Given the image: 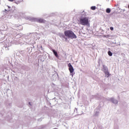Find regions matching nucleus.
<instances>
[{
  "label": "nucleus",
  "instance_id": "nucleus-15",
  "mask_svg": "<svg viewBox=\"0 0 129 129\" xmlns=\"http://www.w3.org/2000/svg\"><path fill=\"white\" fill-rule=\"evenodd\" d=\"M108 37H110V35H104V38H108Z\"/></svg>",
  "mask_w": 129,
  "mask_h": 129
},
{
  "label": "nucleus",
  "instance_id": "nucleus-8",
  "mask_svg": "<svg viewBox=\"0 0 129 129\" xmlns=\"http://www.w3.org/2000/svg\"><path fill=\"white\" fill-rule=\"evenodd\" d=\"M100 110L99 109L95 110L94 116H98L99 115V112Z\"/></svg>",
  "mask_w": 129,
  "mask_h": 129
},
{
  "label": "nucleus",
  "instance_id": "nucleus-26",
  "mask_svg": "<svg viewBox=\"0 0 129 129\" xmlns=\"http://www.w3.org/2000/svg\"><path fill=\"white\" fill-rule=\"evenodd\" d=\"M17 36H19V35H17Z\"/></svg>",
  "mask_w": 129,
  "mask_h": 129
},
{
  "label": "nucleus",
  "instance_id": "nucleus-2",
  "mask_svg": "<svg viewBox=\"0 0 129 129\" xmlns=\"http://www.w3.org/2000/svg\"><path fill=\"white\" fill-rule=\"evenodd\" d=\"M80 24L82 26H90L89 17H86V14L83 11L80 17Z\"/></svg>",
  "mask_w": 129,
  "mask_h": 129
},
{
  "label": "nucleus",
  "instance_id": "nucleus-1",
  "mask_svg": "<svg viewBox=\"0 0 129 129\" xmlns=\"http://www.w3.org/2000/svg\"><path fill=\"white\" fill-rule=\"evenodd\" d=\"M59 37L62 40H64L65 42H67L68 39H77V36L74 34L73 31L70 30L64 31V34L63 33L60 34Z\"/></svg>",
  "mask_w": 129,
  "mask_h": 129
},
{
  "label": "nucleus",
  "instance_id": "nucleus-10",
  "mask_svg": "<svg viewBox=\"0 0 129 129\" xmlns=\"http://www.w3.org/2000/svg\"><path fill=\"white\" fill-rule=\"evenodd\" d=\"M23 0H19L18 1L14 0V3L15 4H16V5H19V4H21V3H22V2H23Z\"/></svg>",
  "mask_w": 129,
  "mask_h": 129
},
{
  "label": "nucleus",
  "instance_id": "nucleus-18",
  "mask_svg": "<svg viewBox=\"0 0 129 129\" xmlns=\"http://www.w3.org/2000/svg\"><path fill=\"white\" fill-rule=\"evenodd\" d=\"M113 29H114L113 27H110V30L111 31H113Z\"/></svg>",
  "mask_w": 129,
  "mask_h": 129
},
{
  "label": "nucleus",
  "instance_id": "nucleus-24",
  "mask_svg": "<svg viewBox=\"0 0 129 129\" xmlns=\"http://www.w3.org/2000/svg\"><path fill=\"white\" fill-rule=\"evenodd\" d=\"M15 27H17V25H15Z\"/></svg>",
  "mask_w": 129,
  "mask_h": 129
},
{
  "label": "nucleus",
  "instance_id": "nucleus-6",
  "mask_svg": "<svg viewBox=\"0 0 129 129\" xmlns=\"http://www.w3.org/2000/svg\"><path fill=\"white\" fill-rule=\"evenodd\" d=\"M108 101H111L114 104H117L118 103V101L117 100L114 99L113 98H110L107 99Z\"/></svg>",
  "mask_w": 129,
  "mask_h": 129
},
{
  "label": "nucleus",
  "instance_id": "nucleus-27",
  "mask_svg": "<svg viewBox=\"0 0 129 129\" xmlns=\"http://www.w3.org/2000/svg\"><path fill=\"white\" fill-rule=\"evenodd\" d=\"M5 11H7V10H5Z\"/></svg>",
  "mask_w": 129,
  "mask_h": 129
},
{
  "label": "nucleus",
  "instance_id": "nucleus-17",
  "mask_svg": "<svg viewBox=\"0 0 129 129\" xmlns=\"http://www.w3.org/2000/svg\"><path fill=\"white\" fill-rule=\"evenodd\" d=\"M8 12H10L11 11V7L8 6Z\"/></svg>",
  "mask_w": 129,
  "mask_h": 129
},
{
  "label": "nucleus",
  "instance_id": "nucleus-11",
  "mask_svg": "<svg viewBox=\"0 0 129 129\" xmlns=\"http://www.w3.org/2000/svg\"><path fill=\"white\" fill-rule=\"evenodd\" d=\"M9 47H10V45H9V43H7L6 44V45H5L4 48H5L6 50H9Z\"/></svg>",
  "mask_w": 129,
  "mask_h": 129
},
{
  "label": "nucleus",
  "instance_id": "nucleus-3",
  "mask_svg": "<svg viewBox=\"0 0 129 129\" xmlns=\"http://www.w3.org/2000/svg\"><path fill=\"white\" fill-rule=\"evenodd\" d=\"M27 20L31 21V22H37V23H40V24H43L45 23V20L42 18H37L34 17H28L26 18Z\"/></svg>",
  "mask_w": 129,
  "mask_h": 129
},
{
  "label": "nucleus",
  "instance_id": "nucleus-16",
  "mask_svg": "<svg viewBox=\"0 0 129 129\" xmlns=\"http://www.w3.org/2000/svg\"><path fill=\"white\" fill-rule=\"evenodd\" d=\"M14 80H16L17 81H19V78H18V77H15V78H14Z\"/></svg>",
  "mask_w": 129,
  "mask_h": 129
},
{
  "label": "nucleus",
  "instance_id": "nucleus-9",
  "mask_svg": "<svg viewBox=\"0 0 129 129\" xmlns=\"http://www.w3.org/2000/svg\"><path fill=\"white\" fill-rule=\"evenodd\" d=\"M95 98L98 99V100H101L102 99V97L101 96H100L99 95H97L95 96Z\"/></svg>",
  "mask_w": 129,
  "mask_h": 129
},
{
  "label": "nucleus",
  "instance_id": "nucleus-20",
  "mask_svg": "<svg viewBox=\"0 0 129 129\" xmlns=\"http://www.w3.org/2000/svg\"><path fill=\"white\" fill-rule=\"evenodd\" d=\"M29 105H31V102H29Z\"/></svg>",
  "mask_w": 129,
  "mask_h": 129
},
{
  "label": "nucleus",
  "instance_id": "nucleus-23",
  "mask_svg": "<svg viewBox=\"0 0 129 129\" xmlns=\"http://www.w3.org/2000/svg\"><path fill=\"white\" fill-rule=\"evenodd\" d=\"M113 44H116V43L115 42V43L113 42Z\"/></svg>",
  "mask_w": 129,
  "mask_h": 129
},
{
  "label": "nucleus",
  "instance_id": "nucleus-22",
  "mask_svg": "<svg viewBox=\"0 0 129 129\" xmlns=\"http://www.w3.org/2000/svg\"><path fill=\"white\" fill-rule=\"evenodd\" d=\"M40 120H41V119H38V121H40Z\"/></svg>",
  "mask_w": 129,
  "mask_h": 129
},
{
  "label": "nucleus",
  "instance_id": "nucleus-12",
  "mask_svg": "<svg viewBox=\"0 0 129 129\" xmlns=\"http://www.w3.org/2000/svg\"><path fill=\"white\" fill-rule=\"evenodd\" d=\"M110 12H111V10H110V8H107V9L106 10V13H107V14L110 13Z\"/></svg>",
  "mask_w": 129,
  "mask_h": 129
},
{
  "label": "nucleus",
  "instance_id": "nucleus-5",
  "mask_svg": "<svg viewBox=\"0 0 129 129\" xmlns=\"http://www.w3.org/2000/svg\"><path fill=\"white\" fill-rule=\"evenodd\" d=\"M69 67V70L70 72L71 75L73 77V75L75 74V73H74V68H73V66H72V64H71V63H69L68 65Z\"/></svg>",
  "mask_w": 129,
  "mask_h": 129
},
{
  "label": "nucleus",
  "instance_id": "nucleus-4",
  "mask_svg": "<svg viewBox=\"0 0 129 129\" xmlns=\"http://www.w3.org/2000/svg\"><path fill=\"white\" fill-rule=\"evenodd\" d=\"M102 71L105 74V75L107 78H108L109 76H110V74H109V72H108V68L106 66L103 64L102 65Z\"/></svg>",
  "mask_w": 129,
  "mask_h": 129
},
{
  "label": "nucleus",
  "instance_id": "nucleus-13",
  "mask_svg": "<svg viewBox=\"0 0 129 129\" xmlns=\"http://www.w3.org/2000/svg\"><path fill=\"white\" fill-rule=\"evenodd\" d=\"M91 10H92V11H95V10H96V7H95V6H92L91 7Z\"/></svg>",
  "mask_w": 129,
  "mask_h": 129
},
{
  "label": "nucleus",
  "instance_id": "nucleus-21",
  "mask_svg": "<svg viewBox=\"0 0 129 129\" xmlns=\"http://www.w3.org/2000/svg\"><path fill=\"white\" fill-rule=\"evenodd\" d=\"M124 11H125V10H123V12H124Z\"/></svg>",
  "mask_w": 129,
  "mask_h": 129
},
{
  "label": "nucleus",
  "instance_id": "nucleus-25",
  "mask_svg": "<svg viewBox=\"0 0 129 129\" xmlns=\"http://www.w3.org/2000/svg\"><path fill=\"white\" fill-rule=\"evenodd\" d=\"M0 43H3L2 42H1Z\"/></svg>",
  "mask_w": 129,
  "mask_h": 129
},
{
  "label": "nucleus",
  "instance_id": "nucleus-14",
  "mask_svg": "<svg viewBox=\"0 0 129 129\" xmlns=\"http://www.w3.org/2000/svg\"><path fill=\"white\" fill-rule=\"evenodd\" d=\"M108 54L110 56H112V52H111V51H110V50H109L108 51Z\"/></svg>",
  "mask_w": 129,
  "mask_h": 129
},
{
  "label": "nucleus",
  "instance_id": "nucleus-7",
  "mask_svg": "<svg viewBox=\"0 0 129 129\" xmlns=\"http://www.w3.org/2000/svg\"><path fill=\"white\" fill-rule=\"evenodd\" d=\"M51 51L53 52V53L54 55V56L56 57V58H59V55H58V52H57V51H56L54 49H52Z\"/></svg>",
  "mask_w": 129,
  "mask_h": 129
},
{
  "label": "nucleus",
  "instance_id": "nucleus-19",
  "mask_svg": "<svg viewBox=\"0 0 129 129\" xmlns=\"http://www.w3.org/2000/svg\"><path fill=\"white\" fill-rule=\"evenodd\" d=\"M9 2H14L15 0H8Z\"/></svg>",
  "mask_w": 129,
  "mask_h": 129
}]
</instances>
